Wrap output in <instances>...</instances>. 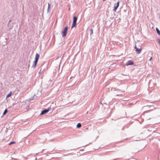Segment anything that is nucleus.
I'll use <instances>...</instances> for the list:
<instances>
[{"mask_svg": "<svg viewBox=\"0 0 160 160\" xmlns=\"http://www.w3.org/2000/svg\"><path fill=\"white\" fill-rule=\"evenodd\" d=\"M77 20V17L75 16H74L73 17V20L72 24V25L71 29L76 26Z\"/></svg>", "mask_w": 160, "mask_h": 160, "instance_id": "nucleus-1", "label": "nucleus"}, {"mask_svg": "<svg viewBox=\"0 0 160 160\" xmlns=\"http://www.w3.org/2000/svg\"><path fill=\"white\" fill-rule=\"evenodd\" d=\"M68 29V26H67L64 28V29L63 30V31L62 32V33H61L62 37H64L66 36Z\"/></svg>", "mask_w": 160, "mask_h": 160, "instance_id": "nucleus-2", "label": "nucleus"}, {"mask_svg": "<svg viewBox=\"0 0 160 160\" xmlns=\"http://www.w3.org/2000/svg\"><path fill=\"white\" fill-rule=\"evenodd\" d=\"M134 48L136 49L135 51L137 54H139L141 53L142 49L141 47L140 46H139L138 48H137L136 45L135 46Z\"/></svg>", "mask_w": 160, "mask_h": 160, "instance_id": "nucleus-3", "label": "nucleus"}, {"mask_svg": "<svg viewBox=\"0 0 160 160\" xmlns=\"http://www.w3.org/2000/svg\"><path fill=\"white\" fill-rule=\"evenodd\" d=\"M51 108H48V109H44L42 111L41 113L40 114V115H43L45 113H46L48 112L51 109Z\"/></svg>", "mask_w": 160, "mask_h": 160, "instance_id": "nucleus-4", "label": "nucleus"}, {"mask_svg": "<svg viewBox=\"0 0 160 160\" xmlns=\"http://www.w3.org/2000/svg\"><path fill=\"white\" fill-rule=\"evenodd\" d=\"M119 2L118 1L116 3H115L114 5V8L113 9V11L115 12L116 11V10L118 8L119 6Z\"/></svg>", "mask_w": 160, "mask_h": 160, "instance_id": "nucleus-5", "label": "nucleus"}, {"mask_svg": "<svg viewBox=\"0 0 160 160\" xmlns=\"http://www.w3.org/2000/svg\"><path fill=\"white\" fill-rule=\"evenodd\" d=\"M134 64L133 62L131 60H129L128 61L126 64V65L128 66L130 65H132Z\"/></svg>", "mask_w": 160, "mask_h": 160, "instance_id": "nucleus-6", "label": "nucleus"}, {"mask_svg": "<svg viewBox=\"0 0 160 160\" xmlns=\"http://www.w3.org/2000/svg\"><path fill=\"white\" fill-rule=\"evenodd\" d=\"M38 62V61H37L35 60L33 62V64L32 66V67H33L34 68H35Z\"/></svg>", "mask_w": 160, "mask_h": 160, "instance_id": "nucleus-7", "label": "nucleus"}, {"mask_svg": "<svg viewBox=\"0 0 160 160\" xmlns=\"http://www.w3.org/2000/svg\"><path fill=\"white\" fill-rule=\"evenodd\" d=\"M39 55L38 53H37L35 56V60L38 61V60L39 58Z\"/></svg>", "mask_w": 160, "mask_h": 160, "instance_id": "nucleus-8", "label": "nucleus"}, {"mask_svg": "<svg viewBox=\"0 0 160 160\" xmlns=\"http://www.w3.org/2000/svg\"><path fill=\"white\" fill-rule=\"evenodd\" d=\"M81 124L80 123H78L77 125V127L78 128H80L81 127Z\"/></svg>", "mask_w": 160, "mask_h": 160, "instance_id": "nucleus-9", "label": "nucleus"}, {"mask_svg": "<svg viewBox=\"0 0 160 160\" xmlns=\"http://www.w3.org/2000/svg\"><path fill=\"white\" fill-rule=\"evenodd\" d=\"M8 112V110L7 109H5L3 113V115H5L6 114V113L7 112Z\"/></svg>", "mask_w": 160, "mask_h": 160, "instance_id": "nucleus-10", "label": "nucleus"}, {"mask_svg": "<svg viewBox=\"0 0 160 160\" xmlns=\"http://www.w3.org/2000/svg\"><path fill=\"white\" fill-rule=\"evenodd\" d=\"M156 31H157V33L159 35H160V31H159V30L158 29V28H156Z\"/></svg>", "mask_w": 160, "mask_h": 160, "instance_id": "nucleus-11", "label": "nucleus"}, {"mask_svg": "<svg viewBox=\"0 0 160 160\" xmlns=\"http://www.w3.org/2000/svg\"><path fill=\"white\" fill-rule=\"evenodd\" d=\"M50 8V5L49 4V3H48V9H47V12H49V11Z\"/></svg>", "mask_w": 160, "mask_h": 160, "instance_id": "nucleus-12", "label": "nucleus"}, {"mask_svg": "<svg viewBox=\"0 0 160 160\" xmlns=\"http://www.w3.org/2000/svg\"><path fill=\"white\" fill-rule=\"evenodd\" d=\"M12 94L11 92H10L7 96V98L10 97Z\"/></svg>", "mask_w": 160, "mask_h": 160, "instance_id": "nucleus-13", "label": "nucleus"}, {"mask_svg": "<svg viewBox=\"0 0 160 160\" xmlns=\"http://www.w3.org/2000/svg\"><path fill=\"white\" fill-rule=\"evenodd\" d=\"M90 31L91 32L90 35H91L92 34H93V29L92 28H91L90 29Z\"/></svg>", "mask_w": 160, "mask_h": 160, "instance_id": "nucleus-14", "label": "nucleus"}, {"mask_svg": "<svg viewBox=\"0 0 160 160\" xmlns=\"http://www.w3.org/2000/svg\"><path fill=\"white\" fill-rule=\"evenodd\" d=\"M15 143L16 142H15L12 141L9 143V145H10L12 144Z\"/></svg>", "mask_w": 160, "mask_h": 160, "instance_id": "nucleus-15", "label": "nucleus"}, {"mask_svg": "<svg viewBox=\"0 0 160 160\" xmlns=\"http://www.w3.org/2000/svg\"><path fill=\"white\" fill-rule=\"evenodd\" d=\"M151 111V110H148V111H146L145 112H144L142 114V115H143L145 113H146V112H149L150 111Z\"/></svg>", "mask_w": 160, "mask_h": 160, "instance_id": "nucleus-16", "label": "nucleus"}, {"mask_svg": "<svg viewBox=\"0 0 160 160\" xmlns=\"http://www.w3.org/2000/svg\"><path fill=\"white\" fill-rule=\"evenodd\" d=\"M35 96L36 97L35 95H34L32 97H31V98L30 99V100H33L34 99V97Z\"/></svg>", "mask_w": 160, "mask_h": 160, "instance_id": "nucleus-17", "label": "nucleus"}, {"mask_svg": "<svg viewBox=\"0 0 160 160\" xmlns=\"http://www.w3.org/2000/svg\"><path fill=\"white\" fill-rule=\"evenodd\" d=\"M152 57H151L150 58V59L149 60V61H151V60H152Z\"/></svg>", "mask_w": 160, "mask_h": 160, "instance_id": "nucleus-18", "label": "nucleus"}, {"mask_svg": "<svg viewBox=\"0 0 160 160\" xmlns=\"http://www.w3.org/2000/svg\"><path fill=\"white\" fill-rule=\"evenodd\" d=\"M10 22H11V20H9V22L8 23H9Z\"/></svg>", "mask_w": 160, "mask_h": 160, "instance_id": "nucleus-19", "label": "nucleus"}, {"mask_svg": "<svg viewBox=\"0 0 160 160\" xmlns=\"http://www.w3.org/2000/svg\"><path fill=\"white\" fill-rule=\"evenodd\" d=\"M100 103L101 104H102V102H100Z\"/></svg>", "mask_w": 160, "mask_h": 160, "instance_id": "nucleus-20", "label": "nucleus"}, {"mask_svg": "<svg viewBox=\"0 0 160 160\" xmlns=\"http://www.w3.org/2000/svg\"><path fill=\"white\" fill-rule=\"evenodd\" d=\"M37 154H38L37 153H36V155H37Z\"/></svg>", "mask_w": 160, "mask_h": 160, "instance_id": "nucleus-21", "label": "nucleus"}]
</instances>
